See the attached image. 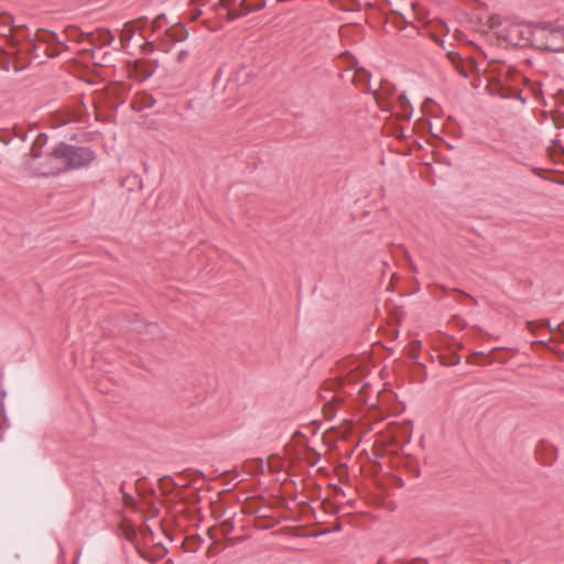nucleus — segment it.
<instances>
[{
	"label": "nucleus",
	"mask_w": 564,
	"mask_h": 564,
	"mask_svg": "<svg viewBox=\"0 0 564 564\" xmlns=\"http://www.w3.org/2000/svg\"><path fill=\"white\" fill-rule=\"evenodd\" d=\"M165 21V17L162 14V15H159L156 17L152 22H151V28H152V31H156L159 30L160 28H162L163 25V22Z\"/></svg>",
	"instance_id": "13"
},
{
	"label": "nucleus",
	"mask_w": 564,
	"mask_h": 564,
	"mask_svg": "<svg viewBox=\"0 0 564 564\" xmlns=\"http://www.w3.org/2000/svg\"><path fill=\"white\" fill-rule=\"evenodd\" d=\"M209 0H193L192 6L196 9V13L192 19H196L200 14V10L198 9L202 6H205Z\"/></svg>",
	"instance_id": "14"
},
{
	"label": "nucleus",
	"mask_w": 564,
	"mask_h": 564,
	"mask_svg": "<svg viewBox=\"0 0 564 564\" xmlns=\"http://www.w3.org/2000/svg\"><path fill=\"white\" fill-rule=\"evenodd\" d=\"M113 40H115L113 35L107 30L98 32V34L96 35V39L95 37L91 39L93 42L98 41L100 46L109 45L113 42Z\"/></svg>",
	"instance_id": "11"
},
{
	"label": "nucleus",
	"mask_w": 564,
	"mask_h": 564,
	"mask_svg": "<svg viewBox=\"0 0 564 564\" xmlns=\"http://www.w3.org/2000/svg\"><path fill=\"white\" fill-rule=\"evenodd\" d=\"M460 74H462L463 76H465V77L467 76V73H466V70H465V69H460Z\"/></svg>",
	"instance_id": "19"
},
{
	"label": "nucleus",
	"mask_w": 564,
	"mask_h": 564,
	"mask_svg": "<svg viewBox=\"0 0 564 564\" xmlns=\"http://www.w3.org/2000/svg\"><path fill=\"white\" fill-rule=\"evenodd\" d=\"M486 72L488 77V90L502 98L517 96L519 87L524 80L514 67L498 61L489 62Z\"/></svg>",
	"instance_id": "2"
},
{
	"label": "nucleus",
	"mask_w": 564,
	"mask_h": 564,
	"mask_svg": "<svg viewBox=\"0 0 564 564\" xmlns=\"http://www.w3.org/2000/svg\"><path fill=\"white\" fill-rule=\"evenodd\" d=\"M22 32V26H13L12 18L9 15L0 17V36L6 40V43L10 45L11 51L8 52L9 55L14 56V69L19 70L24 67L23 64H19V54L20 50L18 48V44L20 41V33Z\"/></svg>",
	"instance_id": "4"
},
{
	"label": "nucleus",
	"mask_w": 564,
	"mask_h": 564,
	"mask_svg": "<svg viewBox=\"0 0 564 564\" xmlns=\"http://www.w3.org/2000/svg\"><path fill=\"white\" fill-rule=\"evenodd\" d=\"M67 144H57L50 153L46 162L42 166L44 175H56L67 170Z\"/></svg>",
	"instance_id": "5"
},
{
	"label": "nucleus",
	"mask_w": 564,
	"mask_h": 564,
	"mask_svg": "<svg viewBox=\"0 0 564 564\" xmlns=\"http://www.w3.org/2000/svg\"><path fill=\"white\" fill-rule=\"evenodd\" d=\"M47 138L45 134H39L33 141L31 148V154L33 158H40L42 154V149L46 145Z\"/></svg>",
	"instance_id": "10"
},
{
	"label": "nucleus",
	"mask_w": 564,
	"mask_h": 564,
	"mask_svg": "<svg viewBox=\"0 0 564 564\" xmlns=\"http://www.w3.org/2000/svg\"><path fill=\"white\" fill-rule=\"evenodd\" d=\"M165 34L166 36L172 41V42H182L184 41L188 33L187 31L184 29V26L182 25H172L170 26L169 29H166L165 31Z\"/></svg>",
	"instance_id": "9"
},
{
	"label": "nucleus",
	"mask_w": 564,
	"mask_h": 564,
	"mask_svg": "<svg viewBox=\"0 0 564 564\" xmlns=\"http://www.w3.org/2000/svg\"><path fill=\"white\" fill-rule=\"evenodd\" d=\"M140 29V22H127L120 34V43L124 47L133 37L134 33Z\"/></svg>",
	"instance_id": "7"
},
{
	"label": "nucleus",
	"mask_w": 564,
	"mask_h": 564,
	"mask_svg": "<svg viewBox=\"0 0 564 564\" xmlns=\"http://www.w3.org/2000/svg\"><path fill=\"white\" fill-rule=\"evenodd\" d=\"M93 160V154L87 149H74L67 145V170L80 167Z\"/></svg>",
	"instance_id": "6"
},
{
	"label": "nucleus",
	"mask_w": 564,
	"mask_h": 564,
	"mask_svg": "<svg viewBox=\"0 0 564 564\" xmlns=\"http://www.w3.org/2000/svg\"><path fill=\"white\" fill-rule=\"evenodd\" d=\"M56 34L53 32H44L42 35L39 36L41 41L50 42L55 41Z\"/></svg>",
	"instance_id": "15"
},
{
	"label": "nucleus",
	"mask_w": 564,
	"mask_h": 564,
	"mask_svg": "<svg viewBox=\"0 0 564 564\" xmlns=\"http://www.w3.org/2000/svg\"><path fill=\"white\" fill-rule=\"evenodd\" d=\"M264 6L265 0H219L217 10H223L229 20H234L260 10Z\"/></svg>",
	"instance_id": "3"
},
{
	"label": "nucleus",
	"mask_w": 564,
	"mask_h": 564,
	"mask_svg": "<svg viewBox=\"0 0 564 564\" xmlns=\"http://www.w3.org/2000/svg\"><path fill=\"white\" fill-rule=\"evenodd\" d=\"M398 105L402 110L401 116L405 119H409L411 116V105L409 100L404 96H400L398 98Z\"/></svg>",
	"instance_id": "12"
},
{
	"label": "nucleus",
	"mask_w": 564,
	"mask_h": 564,
	"mask_svg": "<svg viewBox=\"0 0 564 564\" xmlns=\"http://www.w3.org/2000/svg\"><path fill=\"white\" fill-rule=\"evenodd\" d=\"M490 28H495L499 24V19L498 18H490Z\"/></svg>",
	"instance_id": "16"
},
{
	"label": "nucleus",
	"mask_w": 564,
	"mask_h": 564,
	"mask_svg": "<svg viewBox=\"0 0 564 564\" xmlns=\"http://www.w3.org/2000/svg\"><path fill=\"white\" fill-rule=\"evenodd\" d=\"M508 36L516 45L530 43L541 51L564 53V25L514 26Z\"/></svg>",
	"instance_id": "1"
},
{
	"label": "nucleus",
	"mask_w": 564,
	"mask_h": 564,
	"mask_svg": "<svg viewBox=\"0 0 564 564\" xmlns=\"http://www.w3.org/2000/svg\"><path fill=\"white\" fill-rule=\"evenodd\" d=\"M458 362H459V358H458V357H456V358L451 362V365H457Z\"/></svg>",
	"instance_id": "18"
},
{
	"label": "nucleus",
	"mask_w": 564,
	"mask_h": 564,
	"mask_svg": "<svg viewBox=\"0 0 564 564\" xmlns=\"http://www.w3.org/2000/svg\"><path fill=\"white\" fill-rule=\"evenodd\" d=\"M67 33H68V36H73L74 33H76V30L75 29H69L67 30Z\"/></svg>",
	"instance_id": "17"
},
{
	"label": "nucleus",
	"mask_w": 564,
	"mask_h": 564,
	"mask_svg": "<svg viewBox=\"0 0 564 564\" xmlns=\"http://www.w3.org/2000/svg\"><path fill=\"white\" fill-rule=\"evenodd\" d=\"M212 553H213V550H212V546H210V547L208 549V551H207V555H212Z\"/></svg>",
	"instance_id": "20"
},
{
	"label": "nucleus",
	"mask_w": 564,
	"mask_h": 564,
	"mask_svg": "<svg viewBox=\"0 0 564 564\" xmlns=\"http://www.w3.org/2000/svg\"><path fill=\"white\" fill-rule=\"evenodd\" d=\"M131 105L135 110L140 111L152 107L154 105V98L147 93L138 94Z\"/></svg>",
	"instance_id": "8"
}]
</instances>
